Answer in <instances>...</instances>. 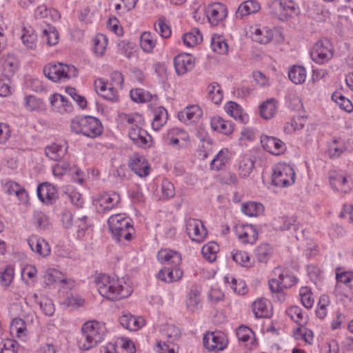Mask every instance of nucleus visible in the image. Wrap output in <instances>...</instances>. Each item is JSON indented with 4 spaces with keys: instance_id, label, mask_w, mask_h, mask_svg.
<instances>
[{
    "instance_id": "1",
    "label": "nucleus",
    "mask_w": 353,
    "mask_h": 353,
    "mask_svg": "<svg viewBox=\"0 0 353 353\" xmlns=\"http://www.w3.org/2000/svg\"><path fill=\"white\" fill-rule=\"evenodd\" d=\"M97 288L102 296L113 301L126 298L132 293L130 286L125 283L123 285L121 281L107 274L99 276Z\"/></svg>"
},
{
    "instance_id": "2",
    "label": "nucleus",
    "mask_w": 353,
    "mask_h": 353,
    "mask_svg": "<svg viewBox=\"0 0 353 353\" xmlns=\"http://www.w3.org/2000/svg\"><path fill=\"white\" fill-rule=\"evenodd\" d=\"M123 119L131 125L128 136L133 143L140 148H149L152 144V139L148 132L141 128L144 125L141 115L139 114H124Z\"/></svg>"
},
{
    "instance_id": "3",
    "label": "nucleus",
    "mask_w": 353,
    "mask_h": 353,
    "mask_svg": "<svg viewBox=\"0 0 353 353\" xmlns=\"http://www.w3.org/2000/svg\"><path fill=\"white\" fill-rule=\"evenodd\" d=\"M105 336V327L97 321H88L83 324L81 334L78 338V346L82 350H88L99 343Z\"/></svg>"
},
{
    "instance_id": "4",
    "label": "nucleus",
    "mask_w": 353,
    "mask_h": 353,
    "mask_svg": "<svg viewBox=\"0 0 353 353\" xmlns=\"http://www.w3.org/2000/svg\"><path fill=\"white\" fill-rule=\"evenodd\" d=\"M108 224L113 239L117 242L123 243V241L132 239L134 229L131 219L124 214L112 215L108 220Z\"/></svg>"
},
{
    "instance_id": "5",
    "label": "nucleus",
    "mask_w": 353,
    "mask_h": 353,
    "mask_svg": "<svg viewBox=\"0 0 353 353\" xmlns=\"http://www.w3.org/2000/svg\"><path fill=\"white\" fill-rule=\"evenodd\" d=\"M70 128L73 132L90 138H95L103 132L100 120L91 116L76 117L72 121Z\"/></svg>"
},
{
    "instance_id": "6",
    "label": "nucleus",
    "mask_w": 353,
    "mask_h": 353,
    "mask_svg": "<svg viewBox=\"0 0 353 353\" xmlns=\"http://www.w3.org/2000/svg\"><path fill=\"white\" fill-rule=\"evenodd\" d=\"M43 73L48 79L57 82L63 79L76 77L78 71L74 65L58 63L44 67Z\"/></svg>"
},
{
    "instance_id": "7",
    "label": "nucleus",
    "mask_w": 353,
    "mask_h": 353,
    "mask_svg": "<svg viewBox=\"0 0 353 353\" xmlns=\"http://www.w3.org/2000/svg\"><path fill=\"white\" fill-rule=\"evenodd\" d=\"M295 182V172L288 164L279 163L274 169L272 183L275 186L288 187Z\"/></svg>"
},
{
    "instance_id": "8",
    "label": "nucleus",
    "mask_w": 353,
    "mask_h": 353,
    "mask_svg": "<svg viewBox=\"0 0 353 353\" xmlns=\"http://www.w3.org/2000/svg\"><path fill=\"white\" fill-rule=\"evenodd\" d=\"M334 54L332 43L327 39L319 40L313 46L310 56L312 59L319 64H323L331 59Z\"/></svg>"
},
{
    "instance_id": "9",
    "label": "nucleus",
    "mask_w": 353,
    "mask_h": 353,
    "mask_svg": "<svg viewBox=\"0 0 353 353\" xmlns=\"http://www.w3.org/2000/svg\"><path fill=\"white\" fill-rule=\"evenodd\" d=\"M203 343L210 351H220L225 349L228 340L222 333L210 332L204 336Z\"/></svg>"
},
{
    "instance_id": "10",
    "label": "nucleus",
    "mask_w": 353,
    "mask_h": 353,
    "mask_svg": "<svg viewBox=\"0 0 353 353\" xmlns=\"http://www.w3.org/2000/svg\"><path fill=\"white\" fill-rule=\"evenodd\" d=\"M186 232L194 241L201 242L207 236V230L203 223L198 219H189L186 224Z\"/></svg>"
},
{
    "instance_id": "11",
    "label": "nucleus",
    "mask_w": 353,
    "mask_h": 353,
    "mask_svg": "<svg viewBox=\"0 0 353 353\" xmlns=\"http://www.w3.org/2000/svg\"><path fill=\"white\" fill-rule=\"evenodd\" d=\"M128 165L140 177H145L150 173V165L143 155L134 154L130 157Z\"/></svg>"
},
{
    "instance_id": "12",
    "label": "nucleus",
    "mask_w": 353,
    "mask_h": 353,
    "mask_svg": "<svg viewBox=\"0 0 353 353\" xmlns=\"http://www.w3.org/2000/svg\"><path fill=\"white\" fill-rule=\"evenodd\" d=\"M120 200V195L115 192L104 193L97 200V210L102 212L110 210L117 206Z\"/></svg>"
},
{
    "instance_id": "13",
    "label": "nucleus",
    "mask_w": 353,
    "mask_h": 353,
    "mask_svg": "<svg viewBox=\"0 0 353 353\" xmlns=\"http://www.w3.org/2000/svg\"><path fill=\"white\" fill-rule=\"evenodd\" d=\"M261 143L265 150L274 155L283 154L286 148L285 144L274 137L262 135Z\"/></svg>"
},
{
    "instance_id": "14",
    "label": "nucleus",
    "mask_w": 353,
    "mask_h": 353,
    "mask_svg": "<svg viewBox=\"0 0 353 353\" xmlns=\"http://www.w3.org/2000/svg\"><path fill=\"white\" fill-rule=\"evenodd\" d=\"M228 15L226 7L221 3H214L207 8V17L209 22L212 26L218 25Z\"/></svg>"
},
{
    "instance_id": "15",
    "label": "nucleus",
    "mask_w": 353,
    "mask_h": 353,
    "mask_svg": "<svg viewBox=\"0 0 353 353\" xmlns=\"http://www.w3.org/2000/svg\"><path fill=\"white\" fill-rule=\"evenodd\" d=\"M174 65L176 72L183 75L194 67V59L189 54H179L174 57Z\"/></svg>"
},
{
    "instance_id": "16",
    "label": "nucleus",
    "mask_w": 353,
    "mask_h": 353,
    "mask_svg": "<svg viewBox=\"0 0 353 353\" xmlns=\"http://www.w3.org/2000/svg\"><path fill=\"white\" fill-rule=\"evenodd\" d=\"M28 243L32 251L41 256L46 257L50 254V246L43 238L32 235L28 239Z\"/></svg>"
},
{
    "instance_id": "17",
    "label": "nucleus",
    "mask_w": 353,
    "mask_h": 353,
    "mask_svg": "<svg viewBox=\"0 0 353 353\" xmlns=\"http://www.w3.org/2000/svg\"><path fill=\"white\" fill-rule=\"evenodd\" d=\"M37 196L41 201L52 204L57 199V190L54 185L43 183L37 187Z\"/></svg>"
},
{
    "instance_id": "18",
    "label": "nucleus",
    "mask_w": 353,
    "mask_h": 353,
    "mask_svg": "<svg viewBox=\"0 0 353 353\" xmlns=\"http://www.w3.org/2000/svg\"><path fill=\"white\" fill-rule=\"evenodd\" d=\"M3 191L8 195L14 194L21 203L27 202L28 194L26 190L19 183L14 181H6L3 184Z\"/></svg>"
},
{
    "instance_id": "19",
    "label": "nucleus",
    "mask_w": 353,
    "mask_h": 353,
    "mask_svg": "<svg viewBox=\"0 0 353 353\" xmlns=\"http://www.w3.org/2000/svg\"><path fill=\"white\" fill-rule=\"evenodd\" d=\"M183 276V271L179 265H169L161 269L157 274V278L165 282L172 283L179 280Z\"/></svg>"
},
{
    "instance_id": "20",
    "label": "nucleus",
    "mask_w": 353,
    "mask_h": 353,
    "mask_svg": "<svg viewBox=\"0 0 353 353\" xmlns=\"http://www.w3.org/2000/svg\"><path fill=\"white\" fill-rule=\"evenodd\" d=\"M157 259L161 263L168 265H180L181 263V254L171 250H161L157 254Z\"/></svg>"
},
{
    "instance_id": "21",
    "label": "nucleus",
    "mask_w": 353,
    "mask_h": 353,
    "mask_svg": "<svg viewBox=\"0 0 353 353\" xmlns=\"http://www.w3.org/2000/svg\"><path fill=\"white\" fill-rule=\"evenodd\" d=\"M50 99L52 106L60 113L72 112V105L65 97L59 94H54Z\"/></svg>"
},
{
    "instance_id": "22",
    "label": "nucleus",
    "mask_w": 353,
    "mask_h": 353,
    "mask_svg": "<svg viewBox=\"0 0 353 353\" xmlns=\"http://www.w3.org/2000/svg\"><path fill=\"white\" fill-rule=\"evenodd\" d=\"M203 112L199 106L193 105L186 107L178 114L179 120L185 123L196 122L201 116Z\"/></svg>"
},
{
    "instance_id": "23",
    "label": "nucleus",
    "mask_w": 353,
    "mask_h": 353,
    "mask_svg": "<svg viewBox=\"0 0 353 353\" xmlns=\"http://www.w3.org/2000/svg\"><path fill=\"white\" fill-rule=\"evenodd\" d=\"M120 323L125 329L130 331H136L143 325V319L141 317H135L129 313L123 314L120 317Z\"/></svg>"
},
{
    "instance_id": "24",
    "label": "nucleus",
    "mask_w": 353,
    "mask_h": 353,
    "mask_svg": "<svg viewBox=\"0 0 353 353\" xmlns=\"http://www.w3.org/2000/svg\"><path fill=\"white\" fill-rule=\"evenodd\" d=\"M330 182L333 188L344 193L350 191L347 178L337 172H333L330 176Z\"/></svg>"
},
{
    "instance_id": "25",
    "label": "nucleus",
    "mask_w": 353,
    "mask_h": 353,
    "mask_svg": "<svg viewBox=\"0 0 353 353\" xmlns=\"http://www.w3.org/2000/svg\"><path fill=\"white\" fill-rule=\"evenodd\" d=\"M210 125L214 130L218 131L225 135H229L233 132V125L230 121H225L219 117L212 118Z\"/></svg>"
},
{
    "instance_id": "26",
    "label": "nucleus",
    "mask_w": 353,
    "mask_h": 353,
    "mask_svg": "<svg viewBox=\"0 0 353 353\" xmlns=\"http://www.w3.org/2000/svg\"><path fill=\"white\" fill-rule=\"evenodd\" d=\"M238 238L244 243L253 244L258 239V232L252 225H243L238 232Z\"/></svg>"
},
{
    "instance_id": "27",
    "label": "nucleus",
    "mask_w": 353,
    "mask_h": 353,
    "mask_svg": "<svg viewBox=\"0 0 353 353\" xmlns=\"http://www.w3.org/2000/svg\"><path fill=\"white\" fill-rule=\"evenodd\" d=\"M161 334L168 342L174 343L180 339L181 331L172 324H165L161 329Z\"/></svg>"
},
{
    "instance_id": "28",
    "label": "nucleus",
    "mask_w": 353,
    "mask_h": 353,
    "mask_svg": "<svg viewBox=\"0 0 353 353\" xmlns=\"http://www.w3.org/2000/svg\"><path fill=\"white\" fill-rule=\"evenodd\" d=\"M268 5L275 10V14H277L278 12H283L285 17H290L295 10L292 1L283 3L280 0H272Z\"/></svg>"
},
{
    "instance_id": "29",
    "label": "nucleus",
    "mask_w": 353,
    "mask_h": 353,
    "mask_svg": "<svg viewBox=\"0 0 353 353\" xmlns=\"http://www.w3.org/2000/svg\"><path fill=\"white\" fill-rule=\"evenodd\" d=\"M274 274L279 277L283 289L290 288L297 283L298 279L296 276L290 274L288 270L281 267L275 268Z\"/></svg>"
},
{
    "instance_id": "30",
    "label": "nucleus",
    "mask_w": 353,
    "mask_h": 353,
    "mask_svg": "<svg viewBox=\"0 0 353 353\" xmlns=\"http://www.w3.org/2000/svg\"><path fill=\"white\" fill-rule=\"evenodd\" d=\"M260 9L259 3L254 0H248L242 3L236 12V17L242 18L244 16L255 13Z\"/></svg>"
},
{
    "instance_id": "31",
    "label": "nucleus",
    "mask_w": 353,
    "mask_h": 353,
    "mask_svg": "<svg viewBox=\"0 0 353 353\" xmlns=\"http://www.w3.org/2000/svg\"><path fill=\"white\" fill-rule=\"evenodd\" d=\"M252 310L256 318H268L270 316L268 301L264 299L254 301L252 304Z\"/></svg>"
},
{
    "instance_id": "32",
    "label": "nucleus",
    "mask_w": 353,
    "mask_h": 353,
    "mask_svg": "<svg viewBox=\"0 0 353 353\" xmlns=\"http://www.w3.org/2000/svg\"><path fill=\"white\" fill-rule=\"evenodd\" d=\"M263 205L260 203L250 201L244 203L241 205V211L248 216H259L263 212Z\"/></svg>"
},
{
    "instance_id": "33",
    "label": "nucleus",
    "mask_w": 353,
    "mask_h": 353,
    "mask_svg": "<svg viewBox=\"0 0 353 353\" xmlns=\"http://www.w3.org/2000/svg\"><path fill=\"white\" fill-rule=\"evenodd\" d=\"M288 77L295 84H301L305 81L306 70L303 66L294 65L289 70Z\"/></svg>"
},
{
    "instance_id": "34",
    "label": "nucleus",
    "mask_w": 353,
    "mask_h": 353,
    "mask_svg": "<svg viewBox=\"0 0 353 353\" xmlns=\"http://www.w3.org/2000/svg\"><path fill=\"white\" fill-rule=\"evenodd\" d=\"M252 38L253 41L262 43L266 44L269 43L273 38V32L271 30L266 28H255L252 32Z\"/></svg>"
},
{
    "instance_id": "35",
    "label": "nucleus",
    "mask_w": 353,
    "mask_h": 353,
    "mask_svg": "<svg viewBox=\"0 0 353 353\" xmlns=\"http://www.w3.org/2000/svg\"><path fill=\"white\" fill-rule=\"evenodd\" d=\"M225 112L235 119H239L241 122L245 123L248 119L247 115L242 114L241 108L239 104L233 101H229L225 105Z\"/></svg>"
},
{
    "instance_id": "36",
    "label": "nucleus",
    "mask_w": 353,
    "mask_h": 353,
    "mask_svg": "<svg viewBox=\"0 0 353 353\" xmlns=\"http://www.w3.org/2000/svg\"><path fill=\"white\" fill-rule=\"evenodd\" d=\"M211 48L214 52L221 54H226L228 51V45L221 35H213L211 39Z\"/></svg>"
},
{
    "instance_id": "37",
    "label": "nucleus",
    "mask_w": 353,
    "mask_h": 353,
    "mask_svg": "<svg viewBox=\"0 0 353 353\" xmlns=\"http://www.w3.org/2000/svg\"><path fill=\"white\" fill-rule=\"evenodd\" d=\"M276 110V101L274 99H270L260 106V114L263 119H270L275 114Z\"/></svg>"
},
{
    "instance_id": "38",
    "label": "nucleus",
    "mask_w": 353,
    "mask_h": 353,
    "mask_svg": "<svg viewBox=\"0 0 353 353\" xmlns=\"http://www.w3.org/2000/svg\"><path fill=\"white\" fill-rule=\"evenodd\" d=\"M254 166V161L248 156H243L239 163V174L243 178L249 176Z\"/></svg>"
},
{
    "instance_id": "39",
    "label": "nucleus",
    "mask_w": 353,
    "mask_h": 353,
    "mask_svg": "<svg viewBox=\"0 0 353 353\" xmlns=\"http://www.w3.org/2000/svg\"><path fill=\"white\" fill-rule=\"evenodd\" d=\"M23 43L28 49L35 50L37 47V35L32 29H23V34L21 37Z\"/></svg>"
},
{
    "instance_id": "40",
    "label": "nucleus",
    "mask_w": 353,
    "mask_h": 353,
    "mask_svg": "<svg viewBox=\"0 0 353 353\" xmlns=\"http://www.w3.org/2000/svg\"><path fill=\"white\" fill-rule=\"evenodd\" d=\"M208 98L214 104H219L223 99V94L219 83L214 82L208 87Z\"/></svg>"
},
{
    "instance_id": "41",
    "label": "nucleus",
    "mask_w": 353,
    "mask_h": 353,
    "mask_svg": "<svg viewBox=\"0 0 353 353\" xmlns=\"http://www.w3.org/2000/svg\"><path fill=\"white\" fill-rule=\"evenodd\" d=\"M46 155L51 160L59 161L65 154L62 146L52 143L45 148Z\"/></svg>"
},
{
    "instance_id": "42",
    "label": "nucleus",
    "mask_w": 353,
    "mask_h": 353,
    "mask_svg": "<svg viewBox=\"0 0 353 353\" xmlns=\"http://www.w3.org/2000/svg\"><path fill=\"white\" fill-rule=\"evenodd\" d=\"M228 150L224 148L221 150L211 161L210 166L212 169L219 170L228 162Z\"/></svg>"
},
{
    "instance_id": "43",
    "label": "nucleus",
    "mask_w": 353,
    "mask_h": 353,
    "mask_svg": "<svg viewBox=\"0 0 353 353\" xmlns=\"http://www.w3.org/2000/svg\"><path fill=\"white\" fill-rule=\"evenodd\" d=\"M219 246L216 243L210 242L203 246L201 252L203 256L210 262H213L216 259V254Z\"/></svg>"
},
{
    "instance_id": "44",
    "label": "nucleus",
    "mask_w": 353,
    "mask_h": 353,
    "mask_svg": "<svg viewBox=\"0 0 353 353\" xmlns=\"http://www.w3.org/2000/svg\"><path fill=\"white\" fill-rule=\"evenodd\" d=\"M287 312L290 318L299 325H303L307 321V316L303 313L302 310L298 306L290 307Z\"/></svg>"
},
{
    "instance_id": "45",
    "label": "nucleus",
    "mask_w": 353,
    "mask_h": 353,
    "mask_svg": "<svg viewBox=\"0 0 353 353\" xmlns=\"http://www.w3.org/2000/svg\"><path fill=\"white\" fill-rule=\"evenodd\" d=\"M132 100L137 103L148 102L152 99L151 94L141 88L132 89L130 92Z\"/></svg>"
},
{
    "instance_id": "46",
    "label": "nucleus",
    "mask_w": 353,
    "mask_h": 353,
    "mask_svg": "<svg viewBox=\"0 0 353 353\" xmlns=\"http://www.w3.org/2000/svg\"><path fill=\"white\" fill-rule=\"evenodd\" d=\"M183 43L188 47H192L202 41V34L198 29H193L183 35Z\"/></svg>"
},
{
    "instance_id": "47",
    "label": "nucleus",
    "mask_w": 353,
    "mask_h": 353,
    "mask_svg": "<svg viewBox=\"0 0 353 353\" xmlns=\"http://www.w3.org/2000/svg\"><path fill=\"white\" fill-rule=\"evenodd\" d=\"M295 221L293 218H288L286 216L280 217L275 224L277 229L281 230H293L296 232L299 229L297 225L294 223Z\"/></svg>"
},
{
    "instance_id": "48",
    "label": "nucleus",
    "mask_w": 353,
    "mask_h": 353,
    "mask_svg": "<svg viewBox=\"0 0 353 353\" xmlns=\"http://www.w3.org/2000/svg\"><path fill=\"white\" fill-rule=\"evenodd\" d=\"M332 99L342 110H344L347 112H350L353 110V105L351 101L343 96L340 92H334L332 95Z\"/></svg>"
},
{
    "instance_id": "49",
    "label": "nucleus",
    "mask_w": 353,
    "mask_h": 353,
    "mask_svg": "<svg viewBox=\"0 0 353 353\" xmlns=\"http://www.w3.org/2000/svg\"><path fill=\"white\" fill-rule=\"evenodd\" d=\"M200 292L196 288H192L187 296L186 305L187 307L194 311L196 309L197 305L200 301L199 299Z\"/></svg>"
},
{
    "instance_id": "50",
    "label": "nucleus",
    "mask_w": 353,
    "mask_h": 353,
    "mask_svg": "<svg viewBox=\"0 0 353 353\" xmlns=\"http://www.w3.org/2000/svg\"><path fill=\"white\" fill-rule=\"evenodd\" d=\"M299 295L303 305L307 309L312 308L314 303V299L310 289L307 287H302L300 289Z\"/></svg>"
},
{
    "instance_id": "51",
    "label": "nucleus",
    "mask_w": 353,
    "mask_h": 353,
    "mask_svg": "<svg viewBox=\"0 0 353 353\" xmlns=\"http://www.w3.org/2000/svg\"><path fill=\"white\" fill-rule=\"evenodd\" d=\"M155 41L152 39L150 32H143L140 38V46L146 52H150L155 46Z\"/></svg>"
},
{
    "instance_id": "52",
    "label": "nucleus",
    "mask_w": 353,
    "mask_h": 353,
    "mask_svg": "<svg viewBox=\"0 0 353 353\" xmlns=\"http://www.w3.org/2000/svg\"><path fill=\"white\" fill-rule=\"evenodd\" d=\"M271 251L272 249L268 244H261L259 245L255 250L258 261L261 263L267 262Z\"/></svg>"
},
{
    "instance_id": "53",
    "label": "nucleus",
    "mask_w": 353,
    "mask_h": 353,
    "mask_svg": "<svg viewBox=\"0 0 353 353\" xmlns=\"http://www.w3.org/2000/svg\"><path fill=\"white\" fill-rule=\"evenodd\" d=\"M34 223L37 229L43 230L50 225L48 216L42 212H37L34 214Z\"/></svg>"
},
{
    "instance_id": "54",
    "label": "nucleus",
    "mask_w": 353,
    "mask_h": 353,
    "mask_svg": "<svg viewBox=\"0 0 353 353\" xmlns=\"http://www.w3.org/2000/svg\"><path fill=\"white\" fill-rule=\"evenodd\" d=\"M168 118V112L165 109L162 108L157 112L153 119L152 123V128L158 130L166 122Z\"/></svg>"
},
{
    "instance_id": "55",
    "label": "nucleus",
    "mask_w": 353,
    "mask_h": 353,
    "mask_svg": "<svg viewBox=\"0 0 353 353\" xmlns=\"http://www.w3.org/2000/svg\"><path fill=\"white\" fill-rule=\"evenodd\" d=\"M232 256L233 260L238 264H240L244 267H248L250 265V256L248 254L243 251H233L232 252Z\"/></svg>"
},
{
    "instance_id": "56",
    "label": "nucleus",
    "mask_w": 353,
    "mask_h": 353,
    "mask_svg": "<svg viewBox=\"0 0 353 353\" xmlns=\"http://www.w3.org/2000/svg\"><path fill=\"white\" fill-rule=\"evenodd\" d=\"M155 30L160 34L163 38H168L171 35V30L165 23V19L161 17L157 23L154 24Z\"/></svg>"
},
{
    "instance_id": "57",
    "label": "nucleus",
    "mask_w": 353,
    "mask_h": 353,
    "mask_svg": "<svg viewBox=\"0 0 353 353\" xmlns=\"http://www.w3.org/2000/svg\"><path fill=\"white\" fill-rule=\"evenodd\" d=\"M107 38L103 34H100L94 39V52L97 56L104 54L106 49Z\"/></svg>"
},
{
    "instance_id": "58",
    "label": "nucleus",
    "mask_w": 353,
    "mask_h": 353,
    "mask_svg": "<svg viewBox=\"0 0 353 353\" xmlns=\"http://www.w3.org/2000/svg\"><path fill=\"white\" fill-rule=\"evenodd\" d=\"M174 343H170L167 341L161 342L159 341L157 343L156 351L158 353H176L178 351V347H175Z\"/></svg>"
},
{
    "instance_id": "59",
    "label": "nucleus",
    "mask_w": 353,
    "mask_h": 353,
    "mask_svg": "<svg viewBox=\"0 0 353 353\" xmlns=\"http://www.w3.org/2000/svg\"><path fill=\"white\" fill-rule=\"evenodd\" d=\"M26 107L29 110H35L41 108L43 102L34 96H28L25 98Z\"/></svg>"
},
{
    "instance_id": "60",
    "label": "nucleus",
    "mask_w": 353,
    "mask_h": 353,
    "mask_svg": "<svg viewBox=\"0 0 353 353\" xmlns=\"http://www.w3.org/2000/svg\"><path fill=\"white\" fill-rule=\"evenodd\" d=\"M253 334L252 330L245 325H241L236 330V336L239 341L243 342L248 341Z\"/></svg>"
},
{
    "instance_id": "61",
    "label": "nucleus",
    "mask_w": 353,
    "mask_h": 353,
    "mask_svg": "<svg viewBox=\"0 0 353 353\" xmlns=\"http://www.w3.org/2000/svg\"><path fill=\"white\" fill-rule=\"evenodd\" d=\"M43 34L47 37V43L49 46H54L58 43L59 33L54 27H49L48 30H44Z\"/></svg>"
},
{
    "instance_id": "62",
    "label": "nucleus",
    "mask_w": 353,
    "mask_h": 353,
    "mask_svg": "<svg viewBox=\"0 0 353 353\" xmlns=\"http://www.w3.org/2000/svg\"><path fill=\"white\" fill-rule=\"evenodd\" d=\"M230 288L232 290L239 294H245L247 291V286L245 282L242 280L237 281L236 279H232L230 283Z\"/></svg>"
},
{
    "instance_id": "63",
    "label": "nucleus",
    "mask_w": 353,
    "mask_h": 353,
    "mask_svg": "<svg viewBox=\"0 0 353 353\" xmlns=\"http://www.w3.org/2000/svg\"><path fill=\"white\" fill-rule=\"evenodd\" d=\"M14 277V269L8 266L1 273V284L5 286H8L12 282Z\"/></svg>"
},
{
    "instance_id": "64",
    "label": "nucleus",
    "mask_w": 353,
    "mask_h": 353,
    "mask_svg": "<svg viewBox=\"0 0 353 353\" xmlns=\"http://www.w3.org/2000/svg\"><path fill=\"white\" fill-rule=\"evenodd\" d=\"M41 310L47 316H51L54 312V305L50 299H44L39 303Z\"/></svg>"
}]
</instances>
